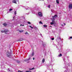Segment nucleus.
<instances>
[{
	"instance_id": "obj_1",
	"label": "nucleus",
	"mask_w": 72,
	"mask_h": 72,
	"mask_svg": "<svg viewBox=\"0 0 72 72\" xmlns=\"http://www.w3.org/2000/svg\"><path fill=\"white\" fill-rule=\"evenodd\" d=\"M6 55L7 57H9V58H10V57H11V53H10L9 52H7L6 53Z\"/></svg>"
},
{
	"instance_id": "obj_2",
	"label": "nucleus",
	"mask_w": 72,
	"mask_h": 72,
	"mask_svg": "<svg viewBox=\"0 0 72 72\" xmlns=\"http://www.w3.org/2000/svg\"><path fill=\"white\" fill-rule=\"evenodd\" d=\"M38 14L39 17H42V13L39 12L38 13Z\"/></svg>"
},
{
	"instance_id": "obj_3",
	"label": "nucleus",
	"mask_w": 72,
	"mask_h": 72,
	"mask_svg": "<svg viewBox=\"0 0 72 72\" xmlns=\"http://www.w3.org/2000/svg\"><path fill=\"white\" fill-rule=\"evenodd\" d=\"M19 2V0H13L12 3H15V4H17V2Z\"/></svg>"
},
{
	"instance_id": "obj_4",
	"label": "nucleus",
	"mask_w": 72,
	"mask_h": 72,
	"mask_svg": "<svg viewBox=\"0 0 72 72\" xmlns=\"http://www.w3.org/2000/svg\"><path fill=\"white\" fill-rule=\"evenodd\" d=\"M58 17V16H57V15H54V16H53V19L54 21H55V19L56 18H57Z\"/></svg>"
},
{
	"instance_id": "obj_5",
	"label": "nucleus",
	"mask_w": 72,
	"mask_h": 72,
	"mask_svg": "<svg viewBox=\"0 0 72 72\" xmlns=\"http://www.w3.org/2000/svg\"><path fill=\"white\" fill-rule=\"evenodd\" d=\"M55 23V21H54V20L53 19L52 22H50V24L51 25H52V24H54V23Z\"/></svg>"
},
{
	"instance_id": "obj_6",
	"label": "nucleus",
	"mask_w": 72,
	"mask_h": 72,
	"mask_svg": "<svg viewBox=\"0 0 72 72\" xmlns=\"http://www.w3.org/2000/svg\"><path fill=\"white\" fill-rule=\"evenodd\" d=\"M42 45L44 47H45V46L46 45V44L45 43H43Z\"/></svg>"
},
{
	"instance_id": "obj_7",
	"label": "nucleus",
	"mask_w": 72,
	"mask_h": 72,
	"mask_svg": "<svg viewBox=\"0 0 72 72\" xmlns=\"http://www.w3.org/2000/svg\"><path fill=\"white\" fill-rule=\"evenodd\" d=\"M69 8L70 9H72V4H70L69 5Z\"/></svg>"
},
{
	"instance_id": "obj_8",
	"label": "nucleus",
	"mask_w": 72,
	"mask_h": 72,
	"mask_svg": "<svg viewBox=\"0 0 72 72\" xmlns=\"http://www.w3.org/2000/svg\"><path fill=\"white\" fill-rule=\"evenodd\" d=\"M30 59H31V58H29L28 59H26L24 60V61H25V62H27L28 60H30Z\"/></svg>"
},
{
	"instance_id": "obj_9",
	"label": "nucleus",
	"mask_w": 72,
	"mask_h": 72,
	"mask_svg": "<svg viewBox=\"0 0 72 72\" xmlns=\"http://www.w3.org/2000/svg\"><path fill=\"white\" fill-rule=\"evenodd\" d=\"M4 32H5V33H7V32H8V30H4Z\"/></svg>"
},
{
	"instance_id": "obj_10",
	"label": "nucleus",
	"mask_w": 72,
	"mask_h": 72,
	"mask_svg": "<svg viewBox=\"0 0 72 72\" xmlns=\"http://www.w3.org/2000/svg\"><path fill=\"white\" fill-rule=\"evenodd\" d=\"M58 39L61 40V39H60V37H58V40L56 39V41H57V42L58 41Z\"/></svg>"
},
{
	"instance_id": "obj_11",
	"label": "nucleus",
	"mask_w": 72,
	"mask_h": 72,
	"mask_svg": "<svg viewBox=\"0 0 72 72\" xmlns=\"http://www.w3.org/2000/svg\"><path fill=\"white\" fill-rule=\"evenodd\" d=\"M3 24L4 26H7V24H6V23H3Z\"/></svg>"
},
{
	"instance_id": "obj_12",
	"label": "nucleus",
	"mask_w": 72,
	"mask_h": 72,
	"mask_svg": "<svg viewBox=\"0 0 72 72\" xmlns=\"http://www.w3.org/2000/svg\"><path fill=\"white\" fill-rule=\"evenodd\" d=\"M56 3L57 4H59V0H56Z\"/></svg>"
},
{
	"instance_id": "obj_13",
	"label": "nucleus",
	"mask_w": 72,
	"mask_h": 72,
	"mask_svg": "<svg viewBox=\"0 0 72 72\" xmlns=\"http://www.w3.org/2000/svg\"><path fill=\"white\" fill-rule=\"evenodd\" d=\"M58 56V57H62V55L60 53V55H59Z\"/></svg>"
},
{
	"instance_id": "obj_14",
	"label": "nucleus",
	"mask_w": 72,
	"mask_h": 72,
	"mask_svg": "<svg viewBox=\"0 0 72 72\" xmlns=\"http://www.w3.org/2000/svg\"><path fill=\"white\" fill-rule=\"evenodd\" d=\"M44 62H45V59H44V58H43L42 60V63H44Z\"/></svg>"
},
{
	"instance_id": "obj_15",
	"label": "nucleus",
	"mask_w": 72,
	"mask_h": 72,
	"mask_svg": "<svg viewBox=\"0 0 72 72\" xmlns=\"http://www.w3.org/2000/svg\"><path fill=\"white\" fill-rule=\"evenodd\" d=\"M19 31L20 32H23L24 31L23 30H19Z\"/></svg>"
},
{
	"instance_id": "obj_16",
	"label": "nucleus",
	"mask_w": 72,
	"mask_h": 72,
	"mask_svg": "<svg viewBox=\"0 0 72 72\" xmlns=\"http://www.w3.org/2000/svg\"><path fill=\"white\" fill-rule=\"evenodd\" d=\"M33 69H34V68H33L32 69H29V70H33Z\"/></svg>"
},
{
	"instance_id": "obj_17",
	"label": "nucleus",
	"mask_w": 72,
	"mask_h": 72,
	"mask_svg": "<svg viewBox=\"0 0 72 72\" xmlns=\"http://www.w3.org/2000/svg\"><path fill=\"white\" fill-rule=\"evenodd\" d=\"M43 26L46 28L47 27V26L46 25H44Z\"/></svg>"
},
{
	"instance_id": "obj_18",
	"label": "nucleus",
	"mask_w": 72,
	"mask_h": 72,
	"mask_svg": "<svg viewBox=\"0 0 72 72\" xmlns=\"http://www.w3.org/2000/svg\"><path fill=\"white\" fill-rule=\"evenodd\" d=\"M39 24H43V23H42V22H41V21H40V22H39Z\"/></svg>"
},
{
	"instance_id": "obj_19",
	"label": "nucleus",
	"mask_w": 72,
	"mask_h": 72,
	"mask_svg": "<svg viewBox=\"0 0 72 72\" xmlns=\"http://www.w3.org/2000/svg\"><path fill=\"white\" fill-rule=\"evenodd\" d=\"M25 72H31V71H27Z\"/></svg>"
},
{
	"instance_id": "obj_20",
	"label": "nucleus",
	"mask_w": 72,
	"mask_h": 72,
	"mask_svg": "<svg viewBox=\"0 0 72 72\" xmlns=\"http://www.w3.org/2000/svg\"><path fill=\"white\" fill-rule=\"evenodd\" d=\"M7 71H8L9 72L10 71V69L9 68H8L7 69Z\"/></svg>"
},
{
	"instance_id": "obj_21",
	"label": "nucleus",
	"mask_w": 72,
	"mask_h": 72,
	"mask_svg": "<svg viewBox=\"0 0 72 72\" xmlns=\"http://www.w3.org/2000/svg\"><path fill=\"white\" fill-rule=\"evenodd\" d=\"M13 10V9H12V8H10L9 10V11H12V10Z\"/></svg>"
},
{
	"instance_id": "obj_22",
	"label": "nucleus",
	"mask_w": 72,
	"mask_h": 72,
	"mask_svg": "<svg viewBox=\"0 0 72 72\" xmlns=\"http://www.w3.org/2000/svg\"><path fill=\"white\" fill-rule=\"evenodd\" d=\"M28 24H31V22H28Z\"/></svg>"
},
{
	"instance_id": "obj_23",
	"label": "nucleus",
	"mask_w": 72,
	"mask_h": 72,
	"mask_svg": "<svg viewBox=\"0 0 72 72\" xmlns=\"http://www.w3.org/2000/svg\"><path fill=\"white\" fill-rule=\"evenodd\" d=\"M25 34H26L27 35H28V32H26Z\"/></svg>"
},
{
	"instance_id": "obj_24",
	"label": "nucleus",
	"mask_w": 72,
	"mask_h": 72,
	"mask_svg": "<svg viewBox=\"0 0 72 72\" xmlns=\"http://www.w3.org/2000/svg\"><path fill=\"white\" fill-rule=\"evenodd\" d=\"M15 15L17 14V11H15Z\"/></svg>"
},
{
	"instance_id": "obj_25",
	"label": "nucleus",
	"mask_w": 72,
	"mask_h": 72,
	"mask_svg": "<svg viewBox=\"0 0 72 72\" xmlns=\"http://www.w3.org/2000/svg\"><path fill=\"white\" fill-rule=\"evenodd\" d=\"M1 32H2V33H4V30L2 31H1Z\"/></svg>"
},
{
	"instance_id": "obj_26",
	"label": "nucleus",
	"mask_w": 72,
	"mask_h": 72,
	"mask_svg": "<svg viewBox=\"0 0 72 72\" xmlns=\"http://www.w3.org/2000/svg\"><path fill=\"white\" fill-rule=\"evenodd\" d=\"M22 40H23V39L22 38L20 39V41H22Z\"/></svg>"
},
{
	"instance_id": "obj_27",
	"label": "nucleus",
	"mask_w": 72,
	"mask_h": 72,
	"mask_svg": "<svg viewBox=\"0 0 72 72\" xmlns=\"http://www.w3.org/2000/svg\"><path fill=\"white\" fill-rule=\"evenodd\" d=\"M32 55V56L34 55V53L33 52Z\"/></svg>"
},
{
	"instance_id": "obj_28",
	"label": "nucleus",
	"mask_w": 72,
	"mask_h": 72,
	"mask_svg": "<svg viewBox=\"0 0 72 72\" xmlns=\"http://www.w3.org/2000/svg\"><path fill=\"white\" fill-rule=\"evenodd\" d=\"M29 27H31V28H32H32H33V27H32V26H30Z\"/></svg>"
},
{
	"instance_id": "obj_29",
	"label": "nucleus",
	"mask_w": 72,
	"mask_h": 72,
	"mask_svg": "<svg viewBox=\"0 0 72 72\" xmlns=\"http://www.w3.org/2000/svg\"><path fill=\"white\" fill-rule=\"evenodd\" d=\"M20 62L19 61H17V63H19Z\"/></svg>"
},
{
	"instance_id": "obj_30",
	"label": "nucleus",
	"mask_w": 72,
	"mask_h": 72,
	"mask_svg": "<svg viewBox=\"0 0 72 72\" xmlns=\"http://www.w3.org/2000/svg\"><path fill=\"white\" fill-rule=\"evenodd\" d=\"M24 26V25H22V24H20V26Z\"/></svg>"
},
{
	"instance_id": "obj_31",
	"label": "nucleus",
	"mask_w": 72,
	"mask_h": 72,
	"mask_svg": "<svg viewBox=\"0 0 72 72\" xmlns=\"http://www.w3.org/2000/svg\"><path fill=\"white\" fill-rule=\"evenodd\" d=\"M51 39L52 40H54V38H52Z\"/></svg>"
},
{
	"instance_id": "obj_32",
	"label": "nucleus",
	"mask_w": 72,
	"mask_h": 72,
	"mask_svg": "<svg viewBox=\"0 0 72 72\" xmlns=\"http://www.w3.org/2000/svg\"><path fill=\"white\" fill-rule=\"evenodd\" d=\"M50 5H49L48 6V8H50Z\"/></svg>"
},
{
	"instance_id": "obj_33",
	"label": "nucleus",
	"mask_w": 72,
	"mask_h": 72,
	"mask_svg": "<svg viewBox=\"0 0 72 72\" xmlns=\"http://www.w3.org/2000/svg\"><path fill=\"white\" fill-rule=\"evenodd\" d=\"M70 39H72V37H70Z\"/></svg>"
},
{
	"instance_id": "obj_34",
	"label": "nucleus",
	"mask_w": 72,
	"mask_h": 72,
	"mask_svg": "<svg viewBox=\"0 0 72 72\" xmlns=\"http://www.w3.org/2000/svg\"><path fill=\"white\" fill-rule=\"evenodd\" d=\"M33 60H35V58H33Z\"/></svg>"
},
{
	"instance_id": "obj_35",
	"label": "nucleus",
	"mask_w": 72,
	"mask_h": 72,
	"mask_svg": "<svg viewBox=\"0 0 72 72\" xmlns=\"http://www.w3.org/2000/svg\"><path fill=\"white\" fill-rule=\"evenodd\" d=\"M51 11L52 12H53V11H52V10H51Z\"/></svg>"
},
{
	"instance_id": "obj_36",
	"label": "nucleus",
	"mask_w": 72,
	"mask_h": 72,
	"mask_svg": "<svg viewBox=\"0 0 72 72\" xmlns=\"http://www.w3.org/2000/svg\"><path fill=\"white\" fill-rule=\"evenodd\" d=\"M61 26H63V24H61Z\"/></svg>"
},
{
	"instance_id": "obj_37",
	"label": "nucleus",
	"mask_w": 72,
	"mask_h": 72,
	"mask_svg": "<svg viewBox=\"0 0 72 72\" xmlns=\"http://www.w3.org/2000/svg\"><path fill=\"white\" fill-rule=\"evenodd\" d=\"M29 13H28V14H27L28 15V14H29Z\"/></svg>"
},
{
	"instance_id": "obj_38",
	"label": "nucleus",
	"mask_w": 72,
	"mask_h": 72,
	"mask_svg": "<svg viewBox=\"0 0 72 72\" xmlns=\"http://www.w3.org/2000/svg\"><path fill=\"white\" fill-rule=\"evenodd\" d=\"M63 59V60H64V61L65 59Z\"/></svg>"
},
{
	"instance_id": "obj_39",
	"label": "nucleus",
	"mask_w": 72,
	"mask_h": 72,
	"mask_svg": "<svg viewBox=\"0 0 72 72\" xmlns=\"http://www.w3.org/2000/svg\"><path fill=\"white\" fill-rule=\"evenodd\" d=\"M64 25H66V24L64 23Z\"/></svg>"
},
{
	"instance_id": "obj_40",
	"label": "nucleus",
	"mask_w": 72,
	"mask_h": 72,
	"mask_svg": "<svg viewBox=\"0 0 72 72\" xmlns=\"http://www.w3.org/2000/svg\"><path fill=\"white\" fill-rule=\"evenodd\" d=\"M50 27H51V26H50Z\"/></svg>"
}]
</instances>
